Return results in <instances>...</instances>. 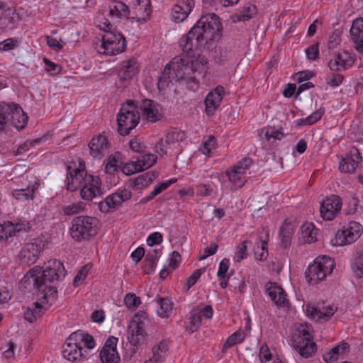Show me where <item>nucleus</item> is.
<instances>
[{
    "label": "nucleus",
    "mask_w": 363,
    "mask_h": 363,
    "mask_svg": "<svg viewBox=\"0 0 363 363\" xmlns=\"http://www.w3.org/2000/svg\"><path fill=\"white\" fill-rule=\"evenodd\" d=\"M220 28L219 17L215 13L202 16L179 39V45L183 54L192 57L198 50L211 49L215 46L214 35Z\"/></svg>",
    "instance_id": "obj_1"
},
{
    "label": "nucleus",
    "mask_w": 363,
    "mask_h": 363,
    "mask_svg": "<svg viewBox=\"0 0 363 363\" xmlns=\"http://www.w3.org/2000/svg\"><path fill=\"white\" fill-rule=\"evenodd\" d=\"M67 190L69 191L80 189L82 199L91 201L94 198L102 194L101 182L98 176L87 173L84 169L67 167Z\"/></svg>",
    "instance_id": "obj_2"
},
{
    "label": "nucleus",
    "mask_w": 363,
    "mask_h": 363,
    "mask_svg": "<svg viewBox=\"0 0 363 363\" xmlns=\"http://www.w3.org/2000/svg\"><path fill=\"white\" fill-rule=\"evenodd\" d=\"M132 100H128L122 105L117 116L118 132L121 135H128L139 123V112Z\"/></svg>",
    "instance_id": "obj_3"
},
{
    "label": "nucleus",
    "mask_w": 363,
    "mask_h": 363,
    "mask_svg": "<svg viewBox=\"0 0 363 363\" xmlns=\"http://www.w3.org/2000/svg\"><path fill=\"white\" fill-rule=\"evenodd\" d=\"M98 220L94 217L80 216L74 218L70 228L72 238L77 241L88 240L97 233Z\"/></svg>",
    "instance_id": "obj_4"
},
{
    "label": "nucleus",
    "mask_w": 363,
    "mask_h": 363,
    "mask_svg": "<svg viewBox=\"0 0 363 363\" xmlns=\"http://www.w3.org/2000/svg\"><path fill=\"white\" fill-rule=\"evenodd\" d=\"M335 267V262L328 256L318 257L306 272V279L310 284H316L327 275L330 274Z\"/></svg>",
    "instance_id": "obj_5"
},
{
    "label": "nucleus",
    "mask_w": 363,
    "mask_h": 363,
    "mask_svg": "<svg viewBox=\"0 0 363 363\" xmlns=\"http://www.w3.org/2000/svg\"><path fill=\"white\" fill-rule=\"evenodd\" d=\"M126 48V40L124 36L116 30H106L102 36L99 52L107 55H116L123 52Z\"/></svg>",
    "instance_id": "obj_6"
},
{
    "label": "nucleus",
    "mask_w": 363,
    "mask_h": 363,
    "mask_svg": "<svg viewBox=\"0 0 363 363\" xmlns=\"http://www.w3.org/2000/svg\"><path fill=\"white\" fill-rule=\"evenodd\" d=\"M147 322L145 313H137L134 315L128 328V339L130 345L138 346L144 342L147 336L145 330Z\"/></svg>",
    "instance_id": "obj_7"
},
{
    "label": "nucleus",
    "mask_w": 363,
    "mask_h": 363,
    "mask_svg": "<svg viewBox=\"0 0 363 363\" xmlns=\"http://www.w3.org/2000/svg\"><path fill=\"white\" fill-rule=\"evenodd\" d=\"M362 230L363 228L358 222L350 221L337 230L331 242L336 246L350 245L360 237Z\"/></svg>",
    "instance_id": "obj_8"
},
{
    "label": "nucleus",
    "mask_w": 363,
    "mask_h": 363,
    "mask_svg": "<svg viewBox=\"0 0 363 363\" xmlns=\"http://www.w3.org/2000/svg\"><path fill=\"white\" fill-rule=\"evenodd\" d=\"M292 345L304 358L311 357L316 350V345L313 342L312 335L306 328L298 330V334L293 337Z\"/></svg>",
    "instance_id": "obj_9"
},
{
    "label": "nucleus",
    "mask_w": 363,
    "mask_h": 363,
    "mask_svg": "<svg viewBox=\"0 0 363 363\" xmlns=\"http://www.w3.org/2000/svg\"><path fill=\"white\" fill-rule=\"evenodd\" d=\"M43 268L39 279L45 284L60 281L62 278L65 277L66 274L63 264L57 259H50L45 263Z\"/></svg>",
    "instance_id": "obj_10"
},
{
    "label": "nucleus",
    "mask_w": 363,
    "mask_h": 363,
    "mask_svg": "<svg viewBox=\"0 0 363 363\" xmlns=\"http://www.w3.org/2000/svg\"><path fill=\"white\" fill-rule=\"evenodd\" d=\"M44 248L45 243L41 240H35L34 242L25 244L19 254L21 262L28 266L35 264Z\"/></svg>",
    "instance_id": "obj_11"
},
{
    "label": "nucleus",
    "mask_w": 363,
    "mask_h": 363,
    "mask_svg": "<svg viewBox=\"0 0 363 363\" xmlns=\"http://www.w3.org/2000/svg\"><path fill=\"white\" fill-rule=\"evenodd\" d=\"M139 72V65L134 58L122 62L118 68L117 84L119 87H125L132 78Z\"/></svg>",
    "instance_id": "obj_12"
},
{
    "label": "nucleus",
    "mask_w": 363,
    "mask_h": 363,
    "mask_svg": "<svg viewBox=\"0 0 363 363\" xmlns=\"http://www.w3.org/2000/svg\"><path fill=\"white\" fill-rule=\"evenodd\" d=\"M157 161V156L153 154H140L135 161L127 163L123 166V172L130 175L136 172H142L151 167Z\"/></svg>",
    "instance_id": "obj_13"
},
{
    "label": "nucleus",
    "mask_w": 363,
    "mask_h": 363,
    "mask_svg": "<svg viewBox=\"0 0 363 363\" xmlns=\"http://www.w3.org/2000/svg\"><path fill=\"white\" fill-rule=\"evenodd\" d=\"M342 201L340 196L331 195L323 200L320 206V212L322 218L326 220H332L340 211Z\"/></svg>",
    "instance_id": "obj_14"
},
{
    "label": "nucleus",
    "mask_w": 363,
    "mask_h": 363,
    "mask_svg": "<svg viewBox=\"0 0 363 363\" xmlns=\"http://www.w3.org/2000/svg\"><path fill=\"white\" fill-rule=\"evenodd\" d=\"M132 196L130 190L124 189L108 196L104 201L99 203V208L101 212H108L111 208L116 209L123 202L129 200Z\"/></svg>",
    "instance_id": "obj_15"
},
{
    "label": "nucleus",
    "mask_w": 363,
    "mask_h": 363,
    "mask_svg": "<svg viewBox=\"0 0 363 363\" xmlns=\"http://www.w3.org/2000/svg\"><path fill=\"white\" fill-rule=\"evenodd\" d=\"M362 160L359 150L356 147L352 146L350 148L346 156L341 159L339 169L344 173H353Z\"/></svg>",
    "instance_id": "obj_16"
},
{
    "label": "nucleus",
    "mask_w": 363,
    "mask_h": 363,
    "mask_svg": "<svg viewBox=\"0 0 363 363\" xmlns=\"http://www.w3.org/2000/svg\"><path fill=\"white\" fill-rule=\"evenodd\" d=\"M11 111L6 114L8 123L20 130L23 129L28 122V116L22 108L17 104H7Z\"/></svg>",
    "instance_id": "obj_17"
},
{
    "label": "nucleus",
    "mask_w": 363,
    "mask_h": 363,
    "mask_svg": "<svg viewBox=\"0 0 363 363\" xmlns=\"http://www.w3.org/2000/svg\"><path fill=\"white\" fill-rule=\"evenodd\" d=\"M344 53L348 55L347 58L345 59L340 52L333 54V57L328 62L330 71L338 72L352 67L356 60L355 57L351 55L347 51H345Z\"/></svg>",
    "instance_id": "obj_18"
},
{
    "label": "nucleus",
    "mask_w": 363,
    "mask_h": 363,
    "mask_svg": "<svg viewBox=\"0 0 363 363\" xmlns=\"http://www.w3.org/2000/svg\"><path fill=\"white\" fill-rule=\"evenodd\" d=\"M29 277V281L33 282L34 287L38 291L43 293V298L47 299V301H53L56 299L57 295V290L55 286H48V284H44L43 281L39 279V276L35 274L34 272L30 271L25 277Z\"/></svg>",
    "instance_id": "obj_19"
},
{
    "label": "nucleus",
    "mask_w": 363,
    "mask_h": 363,
    "mask_svg": "<svg viewBox=\"0 0 363 363\" xmlns=\"http://www.w3.org/2000/svg\"><path fill=\"white\" fill-rule=\"evenodd\" d=\"M337 308L333 305L327 306L315 307L310 304L306 305V312L308 316H311L317 321H328L334 315Z\"/></svg>",
    "instance_id": "obj_20"
},
{
    "label": "nucleus",
    "mask_w": 363,
    "mask_h": 363,
    "mask_svg": "<svg viewBox=\"0 0 363 363\" xmlns=\"http://www.w3.org/2000/svg\"><path fill=\"white\" fill-rule=\"evenodd\" d=\"M266 292L277 306L284 307L288 304L285 291L276 283L268 282L266 284Z\"/></svg>",
    "instance_id": "obj_21"
},
{
    "label": "nucleus",
    "mask_w": 363,
    "mask_h": 363,
    "mask_svg": "<svg viewBox=\"0 0 363 363\" xmlns=\"http://www.w3.org/2000/svg\"><path fill=\"white\" fill-rule=\"evenodd\" d=\"M88 146L90 150V155L93 157L101 159L104 156V151L108 147V141L106 136L99 134L91 139Z\"/></svg>",
    "instance_id": "obj_22"
},
{
    "label": "nucleus",
    "mask_w": 363,
    "mask_h": 363,
    "mask_svg": "<svg viewBox=\"0 0 363 363\" xmlns=\"http://www.w3.org/2000/svg\"><path fill=\"white\" fill-rule=\"evenodd\" d=\"M224 92V87L218 86L213 91L208 94L205 99L206 111L207 113H213L220 106Z\"/></svg>",
    "instance_id": "obj_23"
},
{
    "label": "nucleus",
    "mask_w": 363,
    "mask_h": 363,
    "mask_svg": "<svg viewBox=\"0 0 363 363\" xmlns=\"http://www.w3.org/2000/svg\"><path fill=\"white\" fill-rule=\"evenodd\" d=\"M350 35L357 52L363 53V18L353 21Z\"/></svg>",
    "instance_id": "obj_24"
},
{
    "label": "nucleus",
    "mask_w": 363,
    "mask_h": 363,
    "mask_svg": "<svg viewBox=\"0 0 363 363\" xmlns=\"http://www.w3.org/2000/svg\"><path fill=\"white\" fill-rule=\"evenodd\" d=\"M350 345L345 341H342L339 345L332 348L330 351L323 354V359L326 363H332L346 352H348Z\"/></svg>",
    "instance_id": "obj_25"
},
{
    "label": "nucleus",
    "mask_w": 363,
    "mask_h": 363,
    "mask_svg": "<svg viewBox=\"0 0 363 363\" xmlns=\"http://www.w3.org/2000/svg\"><path fill=\"white\" fill-rule=\"evenodd\" d=\"M203 66L198 60H189L188 59L184 58V72H179L177 74V81L186 80L194 76L196 72Z\"/></svg>",
    "instance_id": "obj_26"
},
{
    "label": "nucleus",
    "mask_w": 363,
    "mask_h": 363,
    "mask_svg": "<svg viewBox=\"0 0 363 363\" xmlns=\"http://www.w3.org/2000/svg\"><path fill=\"white\" fill-rule=\"evenodd\" d=\"M141 109L143 115L146 118L147 121L155 122L159 120L158 110L157 109L155 104L152 100H143Z\"/></svg>",
    "instance_id": "obj_27"
},
{
    "label": "nucleus",
    "mask_w": 363,
    "mask_h": 363,
    "mask_svg": "<svg viewBox=\"0 0 363 363\" xmlns=\"http://www.w3.org/2000/svg\"><path fill=\"white\" fill-rule=\"evenodd\" d=\"M20 21L19 15L9 9V13L0 17V28L4 30H12Z\"/></svg>",
    "instance_id": "obj_28"
},
{
    "label": "nucleus",
    "mask_w": 363,
    "mask_h": 363,
    "mask_svg": "<svg viewBox=\"0 0 363 363\" xmlns=\"http://www.w3.org/2000/svg\"><path fill=\"white\" fill-rule=\"evenodd\" d=\"M8 222L11 237L18 236L21 233H28L32 229V225L25 220L17 219Z\"/></svg>",
    "instance_id": "obj_29"
},
{
    "label": "nucleus",
    "mask_w": 363,
    "mask_h": 363,
    "mask_svg": "<svg viewBox=\"0 0 363 363\" xmlns=\"http://www.w3.org/2000/svg\"><path fill=\"white\" fill-rule=\"evenodd\" d=\"M83 349L65 343L62 346V356L70 362H76L83 357Z\"/></svg>",
    "instance_id": "obj_30"
},
{
    "label": "nucleus",
    "mask_w": 363,
    "mask_h": 363,
    "mask_svg": "<svg viewBox=\"0 0 363 363\" xmlns=\"http://www.w3.org/2000/svg\"><path fill=\"white\" fill-rule=\"evenodd\" d=\"M173 79H175V76L168 63L165 66L161 76L159 77L157 82V88L159 91H163L168 88Z\"/></svg>",
    "instance_id": "obj_31"
},
{
    "label": "nucleus",
    "mask_w": 363,
    "mask_h": 363,
    "mask_svg": "<svg viewBox=\"0 0 363 363\" xmlns=\"http://www.w3.org/2000/svg\"><path fill=\"white\" fill-rule=\"evenodd\" d=\"M158 173L155 171L147 172L134 180V185L137 189H143L147 187L157 177Z\"/></svg>",
    "instance_id": "obj_32"
},
{
    "label": "nucleus",
    "mask_w": 363,
    "mask_h": 363,
    "mask_svg": "<svg viewBox=\"0 0 363 363\" xmlns=\"http://www.w3.org/2000/svg\"><path fill=\"white\" fill-rule=\"evenodd\" d=\"M245 333L242 330H238L230 335L224 343L222 352H226L229 348L232 347L238 343L242 342L245 338Z\"/></svg>",
    "instance_id": "obj_33"
},
{
    "label": "nucleus",
    "mask_w": 363,
    "mask_h": 363,
    "mask_svg": "<svg viewBox=\"0 0 363 363\" xmlns=\"http://www.w3.org/2000/svg\"><path fill=\"white\" fill-rule=\"evenodd\" d=\"M159 308L157 312L162 318L168 317L172 311L173 303L167 298H160L157 301Z\"/></svg>",
    "instance_id": "obj_34"
},
{
    "label": "nucleus",
    "mask_w": 363,
    "mask_h": 363,
    "mask_svg": "<svg viewBox=\"0 0 363 363\" xmlns=\"http://www.w3.org/2000/svg\"><path fill=\"white\" fill-rule=\"evenodd\" d=\"M109 15L118 18L128 17L130 11L127 5L121 1H116L113 6H109Z\"/></svg>",
    "instance_id": "obj_35"
},
{
    "label": "nucleus",
    "mask_w": 363,
    "mask_h": 363,
    "mask_svg": "<svg viewBox=\"0 0 363 363\" xmlns=\"http://www.w3.org/2000/svg\"><path fill=\"white\" fill-rule=\"evenodd\" d=\"M102 363H119L120 356L116 350L102 349L100 352Z\"/></svg>",
    "instance_id": "obj_36"
},
{
    "label": "nucleus",
    "mask_w": 363,
    "mask_h": 363,
    "mask_svg": "<svg viewBox=\"0 0 363 363\" xmlns=\"http://www.w3.org/2000/svg\"><path fill=\"white\" fill-rule=\"evenodd\" d=\"M325 113V109L323 108H320L318 110L315 111L308 117L305 118L298 119L296 121V125L298 126L305 125H312L318 121L323 115Z\"/></svg>",
    "instance_id": "obj_37"
},
{
    "label": "nucleus",
    "mask_w": 363,
    "mask_h": 363,
    "mask_svg": "<svg viewBox=\"0 0 363 363\" xmlns=\"http://www.w3.org/2000/svg\"><path fill=\"white\" fill-rule=\"evenodd\" d=\"M301 233L305 241L308 243L316 240V228L312 223H306L301 226Z\"/></svg>",
    "instance_id": "obj_38"
},
{
    "label": "nucleus",
    "mask_w": 363,
    "mask_h": 363,
    "mask_svg": "<svg viewBox=\"0 0 363 363\" xmlns=\"http://www.w3.org/2000/svg\"><path fill=\"white\" fill-rule=\"evenodd\" d=\"M226 175L229 181L235 185V188H241L246 182L245 177H243L239 172H236L233 168L226 171Z\"/></svg>",
    "instance_id": "obj_39"
},
{
    "label": "nucleus",
    "mask_w": 363,
    "mask_h": 363,
    "mask_svg": "<svg viewBox=\"0 0 363 363\" xmlns=\"http://www.w3.org/2000/svg\"><path fill=\"white\" fill-rule=\"evenodd\" d=\"M257 13V9L255 5L244 6L237 15L238 21H246L252 18Z\"/></svg>",
    "instance_id": "obj_40"
},
{
    "label": "nucleus",
    "mask_w": 363,
    "mask_h": 363,
    "mask_svg": "<svg viewBox=\"0 0 363 363\" xmlns=\"http://www.w3.org/2000/svg\"><path fill=\"white\" fill-rule=\"evenodd\" d=\"M168 350V345L166 340L160 341L157 345L154 346L152 349V356L156 360L158 359L161 362L163 357L165 356Z\"/></svg>",
    "instance_id": "obj_41"
},
{
    "label": "nucleus",
    "mask_w": 363,
    "mask_h": 363,
    "mask_svg": "<svg viewBox=\"0 0 363 363\" xmlns=\"http://www.w3.org/2000/svg\"><path fill=\"white\" fill-rule=\"evenodd\" d=\"M352 269L357 278L363 277V250L357 252Z\"/></svg>",
    "instance_id": "obj_42"
},
{
    "label": "nucleus",
    "mask_w": 363,
    "mask_h": 363,
    "mask_svg": "<svg viewBox=\"0 0 363 363\" xmlns=\"http://www.w3.org/2000/svg\"><path fill=\"white\" fill-rule=\"evenodd\" d=\"M185 134L183 132L177 130H172L169 131L165 136V143L170 145H174L180 141L184 140Z\"/></svg>",
    "instance_id": "obj_43"
},
{
    "label": "nucleus",
    "mask_w": 363,
    "mask_h": 363,
    "mask_svg": "<svg viewBox=\"0 0 363 363\" xmlns=\"http://www.w3.org/2000/svg\"><path fill=\"white\" fill-rule=\"evenodd\" d=\"M34 188L16 189L12 192L13 196L19 201H27L33 198Z\"/></svg>",
    "instance_id": "obj_44"
},
{
    "label": "nucleus",
    "mask_w": 363,
    "mask_h": 363,
    "mask_svg": "<svg viewBox=\"0 0 363 363\" xmlns=\"http://www.w3.org/2000/svg\"><path fill=\"white\" fill-rule=\"evenodd\" d=\"M232 57V53L227 48H220L215 52L214 60L217 64L223 65Z\"/></svg>",
    "instance_id": "obj_45"
},
{
    "label": "nucleus",
    "mask_w": 363,
    "mask_h": 363,
    "mask_svg": "<svg viewBox=\"0 0 363 363\" xmlns=\"http://www.w3.org/2000/svg\"><path fill=\"white\" fill-rule=\"evenodd\" d=\"M84 210V204L82 202L74 203L62 207V212L66 216H74Z\"/></svg>",
    "instance_id": "obj_46"
},
{
    "label": "nucleus",
    "mask_w": 363,
    "mask_h": 363,
    "mask_svg": "<svg viewBox=\"0 0 363 363\" xmlns=\"http://www.w3.org/2000/svg\"><path fill=\"white\" fill-rule=\"evenodd\" d=\"M343 79V75L336 72L328 74L325 77L326 84L331 87L340 86L342 83Z\"/></svg>",
    "instance_id": "obj_47"
},
{
    "label": "nucleus",
    "mask_w": 363,
    "mask_h": 363,
    "mask_svg": "<svg viewBox=\"0 0 363 363\" xmlns=\"http://www.w3.org/2000/svg\"><path fill=\"white\" fill-rule=\"evenodd\" d=\"M84 333L80 331L72 333L69 337L67 338L65 343L71 345H76L78 347L83 349L82 343L84 340Z\"/></svg>",
    "instance_id": "obj_48"
},
{
    "label": "nucleus",
    "mask_w": 363,
    "mask_h": 363,
    "mask_svg": "<svg viewBox=\"0 0 363 363\" xmlns=\"http://www.w3.org/2000/svg\"><path fill=\"white\" fill-rule=\"evenodd\" d=\"M252 164V160L250 157H245L239 161L232 168L236 172H239L240 174L245 177L246 171L250 168Z\"/></svg>",
    "instance_id": "obj_49"
},
{
    "label": "nucleus",
    "mask_w": 363,
    "mask_h": 363,
    "mask_svg": "<svg viewBox=\"0 0 363 363\" xmlns=\"http://www.w3.org/2000/svg\"><path fill=\"white\" fill-rule=\"evenodd\" d=\"M205 270V268L198 269L195 270L189 277H188L184 287L186 291H188L190 288L196 283L197 280L200 278Z\"/></svg>",
    "instance_id": "obj_50"
},
{
    "label": "nucleus",
    "mask_w": 363,
    "mask_h": 363,
    "mask_svg": "<svg viewBox=\"0 0 363 363\" xmlns=\"http://www.w3.org/2000/svg\"><path fill=\"white\" fill-rule=\"evenodd\" d=\"M174 76L175 79L177 80V74L179 72H184V58L177 56L173 58V60L169 63Z\"/></svg>",
    "instance_id": "obj_51"
},
{
    "label": "nucleus",
    "mask_w": 363,
    "mask_h": 363,
    "mask_svg": "<svg viewBox=\"0 0 363 363\" xmlns=\"http://www.w3.org/2000/svg\"><path fill=\"white\" fill-rule=\"evenodd\" d=\"M9 111H11V109L7 105V103H0V132L3 131L6 125L8 124L6 114L9 113Z\"/></svg>",
    "instance_id": "obj_52"
},
{
    "label": "nucleus",
    "mask_w": 363,
    "mask_h": 363,
    "mask_svg": "<svg viewBox=\"0 0 363 363\" xmlns=\"http://www.w3.org/2000/svg\"><path fill=\"white\" fill-rule=\"evenodd\" d=\"M124 303L128 308H134L138 307L140 303V298L135 294L129 293L124 298Z\"/></svg>",
    "instance_id": "obj_53"
},
{
    "label": "nucleus",
    "mask_w": 363,
    "mask_h": 363,
    "mask_svg": "<svg viewBox=\"0 0 363 363\" xmlns=\"http://www.w3.org/2000/svg\"><path fill=\"white\" fill-rule=\"evenodd\" d=\"M250 242L248 240H244L242 241L236 250V256H237V261L241 262L242 259L247 258V244H250Z\"/></svg>",
    "instance_id": "obj_54"
},
{
    "label": "nucleus",
    "mask_w": 363,
    "mask_h": 363,
    "mask_svg": "<svg viewBox=\"0 0 363 363\" xmlns=\"http://www.w3.org/2000/svg\"><path fill=\"white\" fill-rule=\"evenodd\" d=\"M341 31L339 30H335L333 32V33L330 35L328 47L330 50H333L340 44L341 39Z\"/></svg>",
    "instance_id": "obj_55"
},
{
    "label": "nucleus",
    "mask_w": 363,
    "mask_h": 363,
    "mask_svg": "<svg viewBox=\"0 0 363 363\" xmlns=\"http://www.w3.org/2000/svg\"><path fill=\"white\" fill-rule=\"evenodd\" d=\"M291 235L292 231L290 228H287L284 226L281 227L279 237L285 247L290 245Z\"/></svg>",
    "instance_id": "obj_56"
},
{
    "label": "nucleus",
    "mask_w": 363,
    "mask_h": 363,
    "mask_svg": "<svg viewBox=\"0 0 363 363\" xmlns=\"http://www.w3.org/2000/svg\"><path fill=\"white\" fill-rule=\"evenodd\" d=\"M230 261L227 258H224L221 260L219 264V269L217 272V275L219 279H224L225 278L228 279L229 277L226 274L228 269H229Z\"/></svg>",
    "instance_id": "obj_57"
},
{
    "label": "nucleus",
    "mask_w": 363,
    "mask_h": 363,
    "mask_svg": "<svg viewBox=\"0 0 363 363\" xmlns=\"http://www.w3.org/2000/svg\"><path fill=\"white\" fill-rule=\"evenodd\" d=\"M118 161L116 157L113 156L108 157L105 165V172L108 174H114L118 171Z\"/></svg>",
    "instance_id": "obj_58"
},
{
    "label": "nucleus",
    "mask_w": 363,
    "mask_h": 363,
    "mask_svg": "<svg viewBox=\"0 0 363 363\" xmlns=\"http://www.w3.org/2000/svg\"><path fill=\"white\" fill-rule=\"evenodd\" d=\"M181 261V255L177 251H173L168 259L169 268L171 271L178 267Z\"/></svg>",
    "instance_id": "obj_59"
},
{
    "label": "nucleus",
    "mask_w": 363,
    "mask_h": 363,
    "mask_svg": "<svg viewBox=\"0 0 363 363\" xmlns=\"http://www.w3.org/2000/svg\"><path fill=\"white\" fill-rule=\"evenodd\" d=\"M269 239V232L266 228H262V232L259 236V242L257 243V247L261 249H265L267 247Z\"/></svg>",
    "instance_id": "obj_60"
},
{
    "label": "nucleus",
    "mask_w": 363,
    "mask_h": 363,
    "mask_svg": "<svg viewBox=\"0 0 363 363\" xmlns=\"http://www.w3.org/2000/svg\"><path fill=\"white\" fill-rule=\"evenodd\" d=\"M307 58L309 60H316L319 57L318 43L313 44L306 50Z\"/></svg>",
    "instance_id": "obj_61"
},
{
    "label": "nucleus",
    "mask_w": 363,
    "mask_h": 363,
    "mask_svg": "<svg viewBox=\"0 0 363 363\" xmlns=\"http://www.w3.org/2000/svg\"><path fill=\"white\" fill-rule=\"evenodd\" d=\"M284 134L280 130H276L274 128H269L267 130L265 137L267 140L273 138L275 140H281Z\"/></svg>",
    "instance_id": "obj_62"
},
{
    "label": "nucleus",
    "mask_w": 363,
    "mask_h": 363,
    "mask_svg": "<svg viewBox=\"0 0 363 363\" xmlns=\"http://www.w3.org/2000/svg\"><path fill=\"white\" fill-rule=\"evenodd\" d=\"M201 315L199 313H195L190 317V326L189 330L191 333H194L199 329L201 323Z\"/></svg>",
    "instance_id": "obj_63"
},
{
    "label": "nucleus",
    "mask_w": 363,
    "mask_h": 363,
    "mask_svg": "<svg viewBox=\"0 0 363 363\" xmlns=\"http://www.w3.org/2000/svg\"><path fill=\"white\" fill-rule=\"evenodd\" d=\"M163 240V237L160 232H155L150 234L147 239V243L149 246L160 244Z\"/></svg>",
    "instance_id": "obj_64"
}]
</instances>
